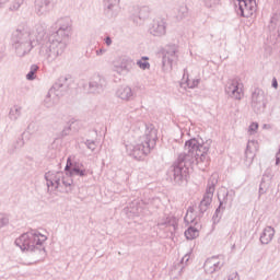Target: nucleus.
Segmentation results:
<instances>
[{"label":"nucleus","mask_w":280,"mask_h":280,"mask_svg":"<svg viewBox=\"0 0 280 280\" xmlns=\"http://www.w3.org/2000/svg\"><path fill=\"white\" fill-rule=\"evenodd\" d=\"M56 27L58 30L48 35H45L43 26L37 27L38 56L43 58L45 65H54L65 54L73 27L71 18L57 20Z\"/></svg>","instance_id":"obj_1"},{"label":"nucleus","mask_w":280,"mask_h":280,"mask_svg":"<svg viewBox=\"0 0 280 280\" xmlns=\"http://www.w3.org/2000/svg\"><path fill=\"white\" fill-rule=\"evenodd\" d=\"M213 141L208 139L206 141L192 138L185 142V151L180 154V161H186L188 165H198L199 170H207L209 165V150Z\"/></svg>","instance_id":"obj_2"},{"label":"nucleus","mask_w":280,"mask_h":280,"mask_svg":"<svg viewBox=\"0 0 280 280\" xmlns=\"http://www.w3.org/2000/svg\"><path fill=\"white\" fill-rule=\"evenodd\" d=\"M156 128L153 125L149 126L144 136L140 137L137 142H125L127 154L140 161L143 156H148L156 145Z\"/></svg>","instance_id":"obj_3"},{"label":"nucleus","mask_w":280,"mask_h":280,"mask_svg":"<svg viewBox=\"0 0 280 280\" xmlns=\"http://www.w3.org/2000/svg\"><path fill=\"white\" fill-rule=\"evenodd\" d=\"M47 242V236L32 230L31 232L23 233L20 237H18L14 242L15 246L20 248L22 252L34 253L35 255H39V257H45L46 252L43 244Z\"/></svg>","instance_id":"obj_4"},{"label":"nucleus","mask_w":280,"mask_h":280,"mask_svg":"<svg viewBox=\"0 0 280 280\" xmlns=\"http://www.w3.org/2000/svg\"><path fill=\"white\" fill-rule=\"evenodd\" d=\"M189 162L187 160H180V154L170 168L168 176L174 180L175 185H187V178L189 177Z\"/></svg>","instance_id":"obj_5"},{"label":"nucleus","mask_w":280,"mask_h":280,"mask_svg":"<svg viewBox=\"0 0 280 280\" xmlns=\"http://www.w3.org/2000/svg\"><path fill=\"white\" fill-rule=\"evenodd\" d=\"M218 185V174H212L208 179V185L206 194L203 195L202 200L199 203L200 213H206L207 209L211 206L213 201V194H215V186Z\"/></svg>","instance_id":"obj_6"},{"label":"nucleus","mask_w":280,"mask_h":280,"mask_svg":"<svg viewBox=\"0 0 280 280\" xmlns=\"http://www.w3.org/2000/svg\"><path fill=\"white\" fill-rule=\"evenodd\" d=\"M149 34L155 38H162L167 34V21L164 18H155L149 25Z\"/></svg>","instance_id":"obj_7"},{"label":"nucleus","mask_w":280,"mask_h":280,"mask_svg":"<svg viewBox=\"0 0 280 280\" xmlns=\"http://www.w3.org/2000/svg\"><path fill=\"white\" fill-rule=\"evenodd\" d=\"M238 9L236 10L240 16L250 19L257 12V0H237Z\"/></svg>","instance_id":"obj_8"},{"label":"nucleus","mask_w":280,"mask_h":280,"mask_svg":"<svg viewBox=\"0 0 280 280\" xmlns=\"http://www.w3.org/2000/svg\"><path fill=\"white\" fill-rule=\"evenodd\" d=\"M178 61V46L167 45L162 49V65L163 67H172L174 62Z\"/></svg>","instance_id":"obj_9"},{"label":"nucleus","mask_w":280,"mask_h":280,"mask_svg":"<svg viewBox=\"0 0 280 280\" xmlns=\"http://www.w3.org/2000/svg\"><path fill=\"white\" fill-rule=\"evenodd\" d=\"M121 0H103V14L106 19H117L121 12Z\"/></svg>","instance_id":"obj_10"},{"label":"nucleus","mask_w":280,"mask_h":280,"mask_svg":"<svg viewBox=\"0 0 280 280\" xmlns=\"http://www.w3.org/2000/svg\"><path fill=\"white\" fill-rule=\"evenodd\" d=\"M106 78L96 74L90 79L86 91L94 95H100L106 89Z\"/></svg>","instance_id":"obj_11"},{"label":"nucleus","mask_w":280,"mask_h":280,"mask_svg":"<svg viewBox=\"0 0 280 280\" xmlns=\"http://www.w3.org/2000/svg\"><path fill=\"white\" fill-rule=\"evenodd\" d=\"M252 108L255 113H264L266 109V94L256 88L252 93Z\"/></svg>","instance_id":"obj_12"},{"label":"nucleus","mask_w":280,"mask_h":280,"mask_svg":"<svg viewBox=\"0 0 280 280\" xmlns=\"http://www.w3.org/2000/svg\"><path fill=\"white\" fill-rule=\"evenodd\" d=\"M224 267V256H212L208 258L203 265L205 272L208 275H213V272H218L222 270Z\"/></svg>","instance_id":"obj_13"},{"label":"nucleus","mask_w":280,"mask_h":280,"mask_svg":"<svg viewBox=\"0 0 280 280\" xmlns=\"http://www.w3.org/2000/svg\"><path fill=\"white\" fill-rule=\"evenodd\" d=\"M225 93L233 97L234 100H242L244 97V90L242 89V83L237 79L230 80L225 86Z\"/></svg>","instance_id":"obj_14"},{"label":"nucleus","mask_w":280,"mask_h":280,"mask_svg":"<svg viewBox=\"0 0 280 280\" xmlns=\"http://www.w3.org/2000/svg\"><path fill=\"white\" fill-rule=\"evenodd\" d=\"M218 198L220 203L213 214L214 222H220V219L218 218H222V211L226 209L224 205H229V203L231 205V202H233V197L229 195V191H223L222 194H219Z\"/></svg>","instance_id":"obj_15"},{"label":"nucleus","mask_w":280,"mask_h":280,"mask_svg":"<svg viewBox=\"0 0 280 280\" xmlns=\"http://www.w3.org/2000/svg\"><path fill=\"white\" fill-rule=\"evenodd\" d=\"M67 91H69L68 77H60L50 89V93H54L56 97H62Z\"/></svg>","instance_id":"obj_16"},{"label":"nucleus","mask_w":280,"mask_h":280,"mask_svg":"<svg viewBox=\"0 0 280 280\" xmlns=\"http://www.w3.org/2000/svg\"><path fill=\"white\" fill-rule=\"evenodd\" d=\"M135 68V60H132L130 57H124L120 59V62L118 65L114 66V71L118 73L119 75H128L130 71Z\"/></svg>","instance_id":"obj_17"},{"label":"nucleus","mask_w":280,"mask_h":280,"mask_svg":"<svg viewBox=\"0 0 280 280\" xmlns=\"http://www.w3.org/2000/svg\"><path fill=\"white\" fill-rule=\"evenodd\" d=\"M66 174H69V176H80L81 178L86 176L88 171L84 168V165L81 163H71V159H68L67 165H66Z\"/></svg>","instance_id":"obj_18"},{"label":"nucleus","mask_w":280,"mask_h":280,"mask_svg":"<svg viewBox=\"0 0 280 280\" xmlns=\"http://www.w3.org/2000/svg\"><path fill=\"white\" fill-rule=\"evenodd\" d=\"M12 43L13 45L15 44H25V43H34L32 40V33H30V30L27 28H18L13 34H12Z\"/></svg>","instance_id":"obj_19"},{"label":"nucleus","mask_w":280,"mask_h":280,"mask_svg":"<svg viewBox=\"0 0 280 280\" xmlns=\"http://www.w3.org/2000/svg\"><path fill=\"white\" fill-rule=\"evenodd\" d=\"M115 95L122 102H132V100H135V91H132V88L128 85H120L116 90Z\"/></svg>","instance_id":"obj_20"},{"label":"nucleus","mask_w":280,"mask_h":280,"mask_svg":"<svg viewBox=\"0 0 280 280\" xmlns=\"http://www.w3.org/2000/svg\"><path fill=\"white\" fill-rule=\"evenodd\" d=\"M51 0H35V13L37 16H47L51 12Z\"/></svg>","instance_id":"obj_21"},{"label":"nucleus","mask_w":280,"mask_h":280,"mask_svg":"<svg viewBox=\"0 0 280 280\" xmlns=\"http://www.w3.org/2000/svg\"><path fill=\"white\" fill-rule=\"evenodd\" d=\"M13 49L19 58H25L32 49H34V42L24 44H13Z\"/></svg>","instance_id":"obj_22"},{"label":"nucleus","mask_w":280,"mask_h":280,"mask_svg":"<svg viewBox=\"0 0 280 280\" xmlns=\"http://www.w3.org/2000/svg\"><path fill=\"white\" fill-rule=\"evenodd\" d=\"M275 237V229L272 226H267L264 229L262 233L260 234V244L267 245L272 242Z\"/></svg>","instance_id":"obj_23"},{"label":"nucleus","mask_w":280,"mask_h":280,"mask_svg":"<svg viewBox=\"0 0 280 280\" xmlns=\"http://www.w3.org/2000/svg\"><path fill=\"white\" fill-rule=\"evenodd\" d=\"M58 97L59 96L54 95V92H51V90H49L44 100V106L46 108H54V106H56L58 104Z\"/></svg>","instance_id":"obj_24"},{"label":"nucleus","mask_w":280,"mask_h":280,"mask_svg":"<svg viewBox=\"0 0 280 280\" xmlns=\"http://www.w3.org/2000/svg\"><path fill=\"white\" fill-rule=\"evenodd\" d=\"M253 148H257V142L248 141L246 150H245V159L249 163H253V159H255V152H253Z\"/></svg>","instance_id":"obj_25"},{"label":"nucleus","mask_w":280,"mask_h":280,"mask_svg":"<svg viewBox=\"0 0 280 280\" xmlns=\"http://www.w3.org/2000/svg\"><path fill=\"white\" fill-rule=\"evenodd\" d=\"M58 178V172L49 171L45 174V180L47 183L48 191L56 184V179Z\"/></svg>","instance_id":"obj_26"},{"label":"nucleus","mask_w":280,"mask_h":280,"mask_svg":"<svg viewBox=\"0 0 280 280\" xmlns=\"http://www.w3.org/2000/svg\"><path fill=\"white\" fill-rule=\"evenodd\" d=\"M40 130V125L37 121H31L27 126L26 132L23 133V137L26 135H36Z\"/></svg>","instance_id":"obj_27"},{"label":"nucleus","mask_w":280,"mask_h":280,"mask_svg":"<svg viewBox=\"0 0 280 280\" xmlns=\"http://www.w3.org/2000/svg\"><path fill=\"white\" fill-rule=\"evenodd\" d=\"M186 240H196L200 235L198 228L189 226L184 233Z\"/></svg>","instance_id":"obj_28"},{"label":"nucleus","mask_w":280,"mask_h":280,"mask_svg":"<svg viewBox=\"0 0 280 280\" xmlns=\"http://www.w3.org/2000/svg\"><path fill=\"white\" fill-rule=\"evenodd\" d=\"M186 75V84L188 86V89H196V86H198V84H200V79H192L189 80V73L187 72V69H184V78Z\"/></svg>","instance_id":"obj_29"},{"label":"nucleus","mask_w":280,"mask_h":280,"mask_svg":"<svg viewBox=\"0 0 280 280\" xmlns=\"http://www.w3.org/2000/svg\"><path fill=\"white\" fill-rule=\"evenodd\" d=\"M21 110H22V108L16 105L10 109L9 117H10L11 121H16V119H19V117H21Z\"/></svg>","instance_id":"obj_30"},{"label":"nucleus","mask_w":280,"mask_h":280,"mask_svg":"<svg viewBox=\"0 0 280 280\" xmlns=\"http://www.w3.org/2000/svg\"><path fill=\"white\" fill-rule=\"evenodd\" d=\"M184 222L186 224H194V222H196V218L194 217V207H189L187 209V213L184 218Z\"/></svg>","instance_id":"obj_31"},{"label":"nucleus","mask_w":280,"mask_h":280,"mask_svg":"<svg viewBox=\"0 0 280 280\" xmlns=\"http://www.w3.org/2000/svg\"><path fill=\"white\" fill-rule=\"evenodd\" d=\"M37 71H38V65H32L28 73L26 74V80L28 81L36 80Z\"/></svg>","instance_id":"obj_32"},{"label":"nucleus","mask_w":280,"mask_h":280,"mask_svg":"<svg viewBox=\"0 0 280 280\" xmlns=\"http://www.w3.org/2000/svg\"><path fill=\"white\" fill-rule=\"evenodd\" d=\"M147 60H150L149 57H142L141 59H139L137 61V65L139 67V69H142V71H145V69H150V62H148Z\"/></svg>","instance_id":"obj_33"},{"label":"nucleus","mask_w":280,"mask_h":280,"mask_svg":"<svg viewBox=\"0 0 280 280\" xmlns=\"http://www.w3.org/2000/svg\"><path fill=\"white\" fill-rule=\"evenodd\" d=\"M25 145V140L23 138H19L14 143L12 149L9 150L10 154H14V150H20V148H23Z\"/></svg>","instance_id":"obj_34"},{"label":"nucleus","mask_w":280,"mask_h":280,"mask_svg":"<svg viewBox=\"0 0 280 280\" xmlns=\"http://www.w3.org/2000/svg\"><path fill=\"white\" fill-rule=\"evenodd\" d=\"M71 185H73V179L71 176L65 175L63 173V177L61 178V187H71Z\"/></svg>","instance_id":"obj_35"},{"label":"nucleus","mask_w":280,"mask_h":280,"mask_svg":"<svg viewBox=\"0 0 280 280\" xmlns=\"http://www.w3.org/2000/svg\"><path fill=\"white\" fill-rule=\"evenodd\" d=\"M23 3H25V0H14L9 10H11V12H16V10H19Z\"/></svg>","instance_id":"obj_36"},{"label":"nucleus","mask_w":280,"mask_h":280,"mask_svg":"<svg viewBox=\"0 0 280 280\" xmlns=\"http://www.w3.org/2000/svg\"><path fill=\"white\" fill-rule=\"evenodd\" d=\"M138 16L140 21H145V19L150 16V11L148 10V8L143 7L140 9Z\"/></svg>","instance_id":"obj_37"},{"label":"nucleus","mask_w":280,"mask_h":280,"mask_svg":"<svg viewBox=\"0 0 280 280\" xmlns=\"http://www.w3.org/2000/svg\"><path fill=\"white\" fill-rule=\"evenodd\" d=\"M62 178H63V173L58 172L57 179L55 180V184L52 186V187H55V189H60V187H62Z\"/></svg>","instance_id":"obj_38"},{"label":"nucleus","mask_w":280,"mask_h":280,"mask_svg":"<svg viewBox=\"0 0 280 280\" xmlns=\"http://www.w3.org/2000/svg\"><path fill=\"white\" fill-rule=\"evenodd\" d=\"M10 224V218L7 214L0 213V229H4Z\"/></svg>","instance_id":"obj_39"},{"label":"nucleus","mask_w":280,"mask_h":280,"mask_svg":"<svg viewBox=\"0 0 280 280\" xmlns=\"http://www.w3.org/2000/svg\"><path fill=\"white\" fill-rule=\"evenodd\" d=\"M188 14L187 5H182L178 9L177 18L178 19H185Z\"/></svg>","instance_id":"obj_40"},{"label":"nucleus","mask_w":280,"mask_h":280,"mask_svg":"<svg viewBox=\"0 0 280 280\" xmlns=\"http://www.w3.org/2000/svg\"><path fill=\"white\" fill-rule=\"evenodd\" d=\"M85 145L88 150L95 152V148H97V142H95V140H86Z\"/></svg>","instance_id":"obj_41"},{"label":"nucleus","mask_w":280,"mask_h":280,"mask_svg":"<svg viewBox=\"0 0 280 280\" xmlns=\"http://www.w3.org/2000/svg\"><path fill=\"white\" fill-rule=\"evenodd\" d=\"M266 191H268V185L266 184L265 180H261V183L259 185L258 194H259V196H264V194H266Z\"/></svg>","instance_id":"obj_42"},{"label":"nucleus","mask_w":280,"mask_h":280,"mask_svg":"<svg viewBox=\"0 0 280 280\" xmlns=\"http://www.w3.org/2000/svg\"><path fill=\"white\" fill-rule=\"evenodd\" d=\"M206 8H213L220 4V0H203Z\"/></svg>","instance_id":"obj_43"},{"label":"nucleus","mask_w":280,"mask_h":280,"mask_svg":"<svg viewBox=\"0 0 280 280\" xmlns=\"http://www.w3.org/2000/svg\"><path fill=\"white\" fill-rule=\"evenodd\" d=\"M159 226H174L172 218H166L165 221L159 222Z\"/></svg>","instance_id":"obj_44"},{"label":"nucleus","mask_w":280,"mask_h":280,"mask_svg":"<svg viewBox=\"0 0 280 280\" xmlns=\"http://www.w3.org/2000/svg\"><path fill=\"white\" fill-rule=\"evenodd\" d=\"M259 129V124L257 122H252L249 126V132L255 133Z\"/></svg>","instance_id":"obj_45"},{"label":"nucleus","mask_w":280,"mask_h":280,"mask_svg":"<svg viewBox=\"0 0 280 280\" xmlns=\"http://www.w3.org/2000/svg\"><path fill=\"white\" fill-rule=\"evenodd\" d=\"M277 16H272L271 20H270V24H269V28L270 30H276L277 27Z\"/></svg>","instance_id":"obj_46"},{"label":"nucleus","mask_w":280,"mask_h":280,"mask_svg":"<svg viewBox=\"0 0 280 280\" xmlns=\"http://www.w3.org/2000/svg\"><path fill=\"white\" fill-rule=\"evenodd\" d=\"M95 47H90L86 49L85 51V57L86 58H93V51H94Z\"/></svg>","instance_id":"obj_47"},{"label":"nucleus","mask_w":280,"mask_h":280,"mask_svg":"<svg viewBox=\"0 0 280 280\" xmlns=\"http://www.w3.org/2000/svg\"><path fill=\"white\" fill-rule=\"evenodd\" d=\"M96 56H104L106 54V49L100 48L98 50L95 51Z\"/></svg>","instance_id":"obj_48"},{"label":"nucleus","mask_w":280,"mask_h":280,"mask_svg":"<svg viewBox=\"0 0 280 280\" xmlns=\"http://www.w3.org/2000/svg\"><path fill=\"white\" fill-rule=\"evenodd\" d=\"M105 44L107 45V47H110L113 45V39L109 36H107L105 38Z\"/></svg>","instance_id":"obj_49"},{"label":"nucleus","mask_w":280,"mask_h":280,"mask_svg":"<svg viewBox=\"0 0 280 280\" xmlns=\"http://www.w3.org/2000/svg\"><path fill=\"white\" fill-rule=\"evenodd\" d=\"M272 86H273V89H277V86H279V83L277 82V79L272 80Z\"/></svg>","instance_id":"obj_50"},{"label":"nucleus","mask_w":280,"mask_h":280,"mask_svg":"<svg viewBox=\"0 0 280 280\" xmlns=\"http://www.w3.org/2000/svg\"><path fill=\"white\" fill-rule=\"evenodd\" d=\"M3 60V54L0 52V62Z\"/></svg>","instance_id":"obj_51"},{"label":"nucleus","mask_w":280,"mask_h":280,"mask_svg":"<svg viewBox=\"0 0 280 280\" xmlns=\"http://www.w3.org/2000/svg\"><path fill=\"white\" fill-rule=\"evenodd\" d=\"M62 135H67V130H63V131H62Z\"/></svg>","instance_id":"obj_52"},{"label":"nucleus","mask_w":280,"mask_h":280,"mask_svg":"<svg viewBox=\"0 0 280 280\" xmlns=\"http://www.w3.org/2000/svg\"><path fill=\"white\" fill-rule=\"evenodd\" d=\"M234 277H235V279H237V272H236V273H234Z\"/></svg>","instance_id":"obj_53"}]
</instances>
